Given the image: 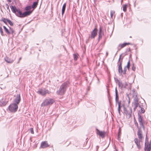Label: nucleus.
Here are the masks:
<instances>
[{
  "instance_id": "nucleus-14",
  "label": "nucleus",
  "mask_w": 151,
  "mask_h": 151,
  "mask_svg": "<svg viewBox=\"0 0 151 151\" xmlns=\"http://www.w3.org/2000/svg\"><path fill=\"white\" fill-rule=\"evenodd\" d=\"M49 146L47 141L42 142L41 144L40 148H44Z\"/></svg>"
},
{
  "instance_id": "nucleus-52",
  "label": "nucleus",
  "mask_w": 151,
  "mask_h": 151,
  "mask_svg": "<svg viewBox=\"0 0 151 151\" xmlns=\"http://www.w3.org/2000/svg\"><path fill=\"white\" fill-rule=\"evenodd\" d=\"M10 2H11V0H10Z\"/></svg>"
},
{
  "instance_id": "nucleus-20",
  "label": "nucleus",
  "mask_w": 151,
  "mask_h": 151,
  "mask_svg": "<svg viewBox=\"0 0 151 151\" xmlns=\"http://www.w3.org/2000/svg\"><path fill=\"white\" fill-rule=\"evenodd\" d=\"M138 100L137 99H135L134 101V105L135 107L134 109H136L137 107L139 106V104L138 103Z\"/></svg>"
},
{
  "instance_id": "nucleus-51",
  "label": "nucleus",
  "mask_w": 151,
  "mask_h": 151,
  "mask_svg": "<svg viewBox=\"0 0 151 151\" xmlns=\"http://www.w3.org/2000/svg\"><path fill=\"white\" fill-rule=\"evenodd\" d=\"M7 1H8V2H9V0H7Z\"/></svg>"
},
{
  "instance_id": "nucleus-11",
  "label": "nucleus",
  "mask_w": 151,
  "mask_h": 151,
  "mask_svg": "<svg viewBox=\"0 0 151 151\" xmlns=\"http://www.w3.org/2000/svg\"><path fill=\"white\" fill-rule=\"evenodd\" d=\"M96 133L97 134L101 137L102 138L104 137L105 133L104 131H100L98 129H96Z\"/></svg>"
},
{
  "instance_id": "nucleus-24",
  "label": "nucleus",
  "mask_w": 151,
  "mask_h": 151,
  "mask_svg": "<svg viewBox=\"0 0 151 151\" xmlns=\"http://www.w3.org/2000/svg\"><path fill=\"white\" fill-rule=\"evenodd\" d=\"M74 59L75 60H76L78 58V55L77 54H74L73 55Z\"/></svg>"
},
{
  "instance_id": "nucleus-16",
  "label": "nucleus",
  "mask_w": 151,
  "mask_h": 151,
  "mask_svg": "<svg viewBox=\"0 0 151 151\" xmlns=\"http://www.w3.org/2000/svg\"><path fill=\"white\" fill-rule=\"evenodd\" d=\"M143 119L142 117L140 115H139L138 116V121L139 123V124L142 127H144L143 125Z\"/></svg>"
},
{
  "instance_id": "nucleus-46",
  "label": "nucleus",
  "mask_w": 151,
  "mask_h": 151,
  "mask_svg": "<svg viewBox=\"0 0 151 151\" xmlns=\"http://www.w3.org/2000/svg\"><path fill=\"white\" fill-rule=\"evenodd\" d=\"M99 146H96V149H97V150H98V149L99 148Z\"/></svg>"
},
{
  "instance_id": "nucleus-4",
  "label": "nucleus",
  "mask_w": 151,
  "mask_h": 151,
  "mask_svg": "<svg viewBox=\"0 0 151 151\" xmlns=\"http://www.w3.org/2000/svg\"><path fill=\"white\" fill-rule=\"evenodd\" d=\"M54 102V100L52 99H45L41 105V107H45L50 106Z\"/></svg>"
},
{
  "instance_id": "nucleus-30",
  "label": "nucleus",
  "mask_w": 151,
  "mask_h": 151,
  "mask_svg": "<svg viewBox=\"0 0 151 151\" xmlns=\"http://www.w3.org/2000/svg\"><path fill=\"white\" fill-rule=\"evenodd\" d=\"M115 13V12L111 11L110 12V15L111 18H112L114 14Z\"/></svg>"
},
{
  "instance_id": "nucleus-25",
  "label": "nucleus",
  "mask_w": 151,
  "mask_h": 151,
  "mask_svg": "<svg viewBox=\"0 0 151 151\" xmlns=\"http://www.w3.org/2000/svg\"><path fill=\"white\" fill-rule=\"evenodd\" d=\"M118 83V85L121 88H122L123 87V84L122 83V82H119Z\"/></svg>"
},
{
  "instance_id": "nucleus-19",
  "label": "nucleus",
  "mask_w": 151,
  "mask_h": 151,
  "mask_svg": "<svg viewBox=\"0 0 151 151\" xmlns=\"http://www.w3.org/2000/svg\"><path fill=\"white\" fill-rule=\"evenodd\" d=\"M66 4L65 3L63 4V6L62 9V15H63V14L64 13V12H65V8H66Z\"/></svg>"
},
{
  "instance_id": "nucleus-17",
  "label": "nucleus",
  "mask_w": 151,
  "mask_h": 151,
  "mask_svg": "<svg viewBox=\"0 0 151 151\" xmlns=\"http://www.w3.org/2000/svg\"><path fill=\"white\" fill-rule=\"evenodd\" d=\"M104 35L103 32L102 31V28L101 27H100L99 31V40L101 38L102 36Z\"/></svg>"
},
{
  "instance_id": "nucleus-49",
  "label": "nucleus",
  "mask_w": 151,
  "mask_h": 151,
  "mask_svg": "<svg viewBox=\"0 0 151 151\" xmlns=\"http://www.w3.org/2000/svg\"><path fill=\"white\" fill-rule=\"evenodd\" d=\"M8 109H9V106L8 107Z\"/></svg>"
},
{
  "instance_id": "nucleus-44",
  "label": "nucleus",
  "mask_w": 151,
  "mask_h": 151,
  "mask_svg": "<svg viewBox=\"0 0 151 151\" xmlns=\"http://www.w3.org/2000/svg\"><path fill=\"white\" fill-rule=\"evenodd\" d=\"M128 99H129V101H128V103L129 104L130 103V98H129V97L128 96Z\"/></svg>"
},
{
  "instance_id": "nucleus-5",
  "label": "nucleus",
  "mask_w": 151,
  "mask_h": 151,
  "mask_svg": "<svg viewBox=\"0 0 151 151\" xmlns=\"http://www.w3.org/2000/svg\"><path fill=\"white\" fill-rule=\"evenodd\" d=\"M151 150V140L150 142L148 141L147 135L145 139V151H150Z\"/></svg>"
},
{
  "instance_id": "nucleus-39",
  "label": "nucleus",
  "mask_w": 151,
  "mask_h": 151,
  "mask_svg": "<svg viewBox=\"0 0 151 151\" xmlns=\"http://www.w3.org/2000/svg\"><path fill=\"white\" fill-rule=\"evenodd\" d=\"M118 134H119V136L120 135V134H121V129H120V128H119V129Z\"/></svg>"
},
{
  "instance_id": "nucleus-33",
  "label": "nucleus",
  "mask_w": 151,
  "mask_h": 151,
  "mask_svg": "<svg viewBox=\"0 0 151 151\" xmlns=\"http://www.w3.org/2000/svg\"><path fill=\"white\" fill-rule=\"evenodd\" d=\"M11 33H12V35H13L14 34V31L13 29H11L10 28V34Z\"/></svg>"
},
{
  "instance_id": "nucleus-8",
  "label": "nucleus",
  "mask_w": 151,
  "mask_h": 151,
  "mask_svg": "<svg viewBox=\"0 0 151 151\" xmlns=\"http://www.w3.org/2000/svg\"><path fill=\"white\" fill-rule=\"evenodd\" d=\"M134 141L135 144H136L137 147L139 150L141 148V146L140 145V142H142V139L135 138L134 139Z\"/></svg>"
},
{
  "instance_id": "nucleus-28",
  "label": "nucleus",
  "mask_w": 151,
  "mask_h": 151,
  "mask_svg": "<svg viewBox=\"0 0 151 151\" xmlns=\"http://www.w3.org/2000/svg\"><path fill=\"white\" fill-rule=\"evenodd\" d=\"M31 7L30 6H28L25 8V10H30L31 9Z\"/></svg>"
},
{
  "instance_id": "nucleus-50",
  "label": "nucleus",
  "mask_w": 151,
  "mask_h": 151,
  "mask_svg": "<svg viewBox=\"0 0 151 151\" xmlns=\"http://www.w3.org/2000/svg\"><path fill=\"white\" fill-rule=\"evenodd\" d=\"M108 54V52H106V55H107Z\"/></svg>"
},
{
  "instance_id": "nucleus-22",
  "label": "nucleus",
  "mask_w": 151,
  "mask_h": 151,
  "mask_svg": "<svg viewBox=\"0 0 151 151\" xmlns=\"http://www.w3.org/2000/svg\"><path fill=\"white\" fill-rule=\"evenodd\" d=\"M2 20L6 24H7V22L9 24V19H6L4 18H2Z\"/></svg>"
},
{
  "instance_id": "nucleus-31",
  "label": "nucleus",
  "mask_w": 151,
  "mask_h": 151,
  "mask_svg": "<svg viewBox=\"0 0 151 151\" xmlns=\"http://www.w3.org/2000/svg\"><path fill=\"white\" fill-rule=\"evenodd\" d=\"M5 31L7 33H9V31L8 29L5 26H4L3 27Z\"/></svg>"
},
{
  "instance_id": "nucleus-35",
  "label": "nucleus",
  "mask_w": 151,
  "mask_h": 151,
  "mask_svg": "<svg viewBox=\"0 0 151 151\" xmlns=\"http://www.w3.org/2000/svg\"><path fill=\"white\" fill-rule=\"evenodd\" d=\"M5 60L7 63H9V58L6 57L5 58Z\"/></svg>"
},
{
  "instance_id": "nucleus-53",
  "label": "nucleus",
  "mask_w": 151,
  "mask_h": 151,
  "mask_svg": "<svg viewBox=\"0 0 151 151\" xmlns=\"http://www.w3.org/2000/svg\"><path fill=\"white\" fill-rule=\"evenodd\" d=\"M117 151L116 150V151Z\"/></svg>"
},
{
  "instance_id": "nucleus-6",
  "label": "nucleus",
  "mask_w": 151,
  "mask_h": 151,
  "mask_svg": "<svg viewBox=\"0 0 151 151\" xmlns=\"http://www.w3.org/2000/svg\"><path fill=\"white\" fill-rule=\"evenodd\" d=\"M37 92L42 96H45L47 94H49L50 92L45 88H42L39 89Z\"/></svg>"
},
{
  "instance_id": "nucleus-7",
  "label": "nucleus",
  "mask_w": 151,
  "mask_h": 151,
  "mask_svg": "<svg viewBox=\"0 0 151 151\" xmlns=\"http://www.w3.org/2000/svg\"><path fill=\"white\" fill-rule=\"evenodd\" d=\"M124 113L126 115L128 118H129L132 115V109L131 108L128 107L127 108H124Z\"/></svg>"
},
{
  "instance_id": "nucleus-29",
  "label": "nucleus",
  "mask_w": 151,
  "mask_h": 151,
  "mask_svg": "<svg viewBox=\"0 0 151 151\" xmlns=\"http://www.w3.org/2000/svg\"><path fill=\"white\" fill-rule=\"evenodd\" d=\"M127 5L125 4L123 6V10L124 12H126L127 10Z\"/></svg>"
},
{
  "instance_id": "nucleus-38",
  "label": "nucleus",
  "mask_w": 151,
  "mask_h": 151,
  "mask_svg": "<svg viewBox=\"0 0 151 151\" xmlns=\"http://www.w3.org/2000/svg\"><path fill=\"white\" fill-rule=\"evenodd\" d=\"M114 79L115 81V82L116 83H119V81L116 78H114Z\"/></svg>"
},
{
  "instance_id": "nucleus-10",
  "label": "nucleus",
  "mask_w": 151,
  "mask_h": 151,
  "mask_svg": "<svg viewBox=\"0 0 151 151\" xmlns=\"http://www.w3.org/2000/svg\"><path fill=\"white\" fill-rule=\"evenodd\" d=\"M122 60H121L120 62L118 64V71L120 75H122L123 73V70L122 67Z\"/></svg>"
},
{
  "instance_id": "nucleus-18",
  "label": "nucleus",
  "mask_w": 151,
  "mask_h": 151,
  "mask_svg": "<svg viewBox=\"0 0 151 151\" xmlns=\"http://www.w3.org/2000/svg\"><path fill=\"white\" fill-rule=\"evenodd\" d=\"M118 104V111L119 114H120V109H121V101H117V103L116 102V105H117V104Z\"/></svg>"
},
{
  "instance_id": "nucleus-26",
  "label": "nucleus",
  "mask_w": 151,
  "mask_h": 151,
  "mask_svg": "<svg viewBox=\"0 0 151 151\" xmlns=\"http://www.w3.org/2000/svg\"><path fill=\"white\" fill-rule=\"evenodd\" d=\"M130 61L129 60L127 62V65L125 67H126L127 68V69H128V70H129V69L130 67Z\"/></svg>"
},
{
  "instance_id": "nucleus-47",
  "label": "nucleus",
  "mask_w": 151,
  "mask_h": 151,
  "mask_svg": "<svg viewBox=\"0 0 151 151\" xmlns=\"http://www.w3.org/2000/svg\"><path fill=\"white\" fill-rule=\"evenodd\" d=\"M94 3H95L97 0H93Z\"/></svg>"
},
{
  "instance_id": "nucleus-40",
  "label": "nucleus",
  "mask_w": 151,
  "mask_h": 151,
  "mask_svg": "<svg viewBox=\"0 0 151 151\" xmlns=\"http://www.w3.org/2000/svg\"><path fill=\"white\" fill-rule=\"evenodd\" d=\"M127 70V67H125L124 68V70H123V71H126Z\"/></svg>"
},
{
  "instance_id": "nucleus-15",
  "label": "nucleus",
  "mask_w": 151,
  "mask_h": 151,
  "mask_svg": "<svg viewBox=\"0 0 151 151\" xmlns=\"http://www.w3.org/2000/svg\"><path fill=\"white\" fill-rule=\"evenodd\" d=\"M130 44L129 43H124L122 44H119L118 47V49L119 50L122 48L125 47L126 45H130Z\"/></svg>"
},
{
  "instance_id": "nucleus-41",
  "label": "nucleus",
  "mask_w": 151,
  "mask_h": 151,
  "mask_svg": "<svg viewBox=\"0 0 151 151\" xmlns=\"http://www.w3.org/2000/svg\"><path fill=\"white\" fill-rule=\"evenodd\" d=\"M121 56H122V55H120L119 58V60H118V63H119V61H120V59H121Z\"/></svg>"
},
{
  "instance_id": "nucleus-43",
  "label": "nucleus",
  "mask_w": 151,
  "mask_h": 151,
  "mask_svg": "<svg viewBox=\"0 0 151 151\" xmlns=\"http://www.w3.org/2000/svg\"><path fill=\"white\" fill-rule=\"evenodd\" d=\"M13 25V24L12 22H11L10 21V25L12 26Z\"/></svg>"
},
{
  "instance_id": "nucleus-48",
  "label": "nucleus",
  "mask_w": 151,
  "mask_h": 151,
  "mask_svg": "<svg viewBox=\"0 0 151 151\" xmlns=\"http://www.w3.org/2000/svg\"><path fill=\"white\" fill-rule=\"evenodd\" d=\"M21 58H19V61H20L21 59Z\"/></svg>"
},
{
  "instance_id": "nucleus-42",
  "label": "nucleus",
  "mask_w": 151,
  "mask_h": 151,
  "mask_svg": "<svg viewBox=\"0 0 151 151\" xmlns=\"http://www.w3.org/2000/svg\"><path fill=\"white\" fill-rule=\"evenodd\" d=\"M122 73H123V74H124V75L126 74V71H123Z\"/></svg>"
},
{
  "instance_id": "nucleus-2",
  "label": "nucleus",
  "mask_w": 151,
  "mask_h": 151,
  "mask_svg": "<svg viewBox=\"0 0 151 151\" xmlns=\"http://www.w3.org/2000/svg\"><path fill=\"white\" fill-rule=\"evenodd\" d=\"M21 101L20 96L19 94L17 95L16 98L13 101V103L10 104V111L13 113L16 112L18 109V104Z\"/></svg>"
},
{
  "instance_id": "nucleus-32",
  "label": "nucleus",
  "mask_w": 151,
  "mask_h": 151,
  "mask_svg": "<svg viewBox=\"0 0 151 151\" xmlns=\"http://www.w3.org/2000/svg\"><path fill=\"white\" fill-rule=\"evenodd\" d=\"M4 7L5 9H9V6L7 4H6L4 5Z\"/></svg>"
},
{
  "instance_id": "nucleus-21",
  "label": "nucleus",
  "mask_w": 151,
  "mask_h": 151,
  "mask_svg": "<svg viewBox=\"0 0 151 151\" xmlns=\"http://www.w3.org/2000/svg\"><path fill=\"white\" fill-rule=\"evenodd\" d=\"M115 95H116V98H115V101L116 103L117 102L118 99V92L117 90V88L116 87L115 88Z\"/></svg>"
},
{
  "instance_id": "nucleus-12",
  "label": "nucleus",
  "mask_w": 151,
  "mask_h": 151,
  "mask_svg": "<svg viewBox=\"0 0 151 151\" xmlns=\"http://www.w3.org/2000/svg\"><path fill=\"white\" fill-rule=\"evenodd\" d=\"M8 101L9 100L8 99H3L0 100V106H2L5 105Z\"/></svg>"
},
{
  "instance_id": "nucleus-3",
  "label": "nucleus",
  "mask_w": 151,
  "mask_h": 151,
  "mask_svg": "<svg viewBox=\"0 0 151 151\" xmlns=\"http://www.w3.org/2000/svg\"><path fill=\"white\" fill-rule=\"evenodd\" d=\"M69 83L66 82L63 83L60 86L59 89L56 93L58 95H63L65 93L67 87L68 86Z\"/></svg>"
},
{
  "instance_id": "nucleus-37",
  "label": "nucleus",
  "mask_w": 151,
  "mask_h": 151,
  "mask_svg": "<svg viewBox=\"0 0 151 151\" xmlns=\"http://www.w3.org/2000/svg\"><path fill=\"white\" fill-rule=\"evenodd\" d=\"M31 132L32 134H33L34 133L33 130L32 128H31L30 129Z\"/></svg>"
},
{
  "instance_id": "nucleus-34",
  "label": "nucleus",
  "mask_w": 151,
  "mask_h": 151,
  "mask_svg": "<svg viewBox=\"0 0 151 151\" xmlns=\"http://www.w3.org/2000/svg\"><path fill=\"white\" fill-rule=\"evenodd\" d=\"M0 32L1 35H3L4 34H3V29L1 27H0Z\"/></svg>"
},
{
  "instance_id": "nucleus-36",
  "label": "nucleus",
  "mask_w": 151,
  "mask_h": 151,
  "mask_svg": "<svg viewBox=\"0 0 151 151\" xmlns=\"http://www.w3.org/2000/svg\"><path fill=\"white\" fill-rule=\"evenodd\" d=\"M132 70L133 71H135L136 69L135 67L134 66V64H133L132 65Z\"/></svg>"
},
{
  "instance_id": "nucleus-23",
  "label": "nucleus",
  "mask_w": 151,
  "mask_h": 151,
  "mask_svg": "<svg viewBox=\"0 0 151 151\" xmlns=\"http://www.w3.org/2000/svg\"><path fill=\"white\" fill-rule=\"evenodd\" d=\"M38 2H35L33 3V4L32 6V8L33 9L35 8L37 5Z\"/></svg>"
},
{
  "instance_id": "nucleus-9",
  "label": "nucleus",
  "mask_w": 151,
  "mask_h": 151,
  "mask_svg": "<svg viewBox=\"0 0 151 151\" xmlns=\"http://www.w3.org/2000/svg\"><path fill=\"white\" fill-rule=\"evenodd\" d=\"M97 29L96 28H95L91 32V36H89L88 39H94L96 36L97 35Z\"/></svg>"
},
{
  "instance_id": "nucleus-1",
  "label": "nucleus",
  "mask_w": 151,
  "mask_h": 151,
  "mask_svg": "<svg viewBox=\"0 0 151 151\" xmlns=\"http://www.w3.org/2000/svg\"><path fill=\"white\" fill-rule=\"evenodd\" d=\"M12 11L14 13L16 16L20 17H24L29 15L32 13L30 11H26L23 13L19 9H17L15 6H11L10 7Z\"/></svg>"
},
{
  "instance_id": "nucleus-45",
  "label": "nucleus",
  "mask_w": 151,
  "mask_h": 151,
  "mask_svg": "<svg viewBox=\"0 0 151 151\" xmlns=\"http://www.w3.org/2000/svg\"><path fill=\"white\" fill-rule=\"evenodd\" d=\"M135 124L136 125H137V127L138 126V124L137 123H135Z\"/></svg>"
},
{
  "instance_id": "nucleus-13",
  "label": "nucleus",
  "mask_w": 151,
  "mask_h": 151,
  "mask_svg": "<svg viewBox=\"0 0 151 151\" xmlns=\"http://www.w3.org/2000/svg\"><path fill=\"white\" fill-rule=\"evenodd\" d=\"M142 133V131L140 128H139L137 132V135L139 139H142V138H143Z\"/></svg>"
},
{
  "instance_id": "nucleus-27",
  "label": "nucleus",
  "mask_w": 151,
  "mask_h": 151,
  "mask_svg": "<svg viewBox=\"0 0 151 151\" xmlns=\"http://www.w3.org/2000/svg\"><path fill=\"white\" fill-rule=\"evenodd\" d=\"M139 107L141 108V112L142 113H144L145 112V110L143 108H142L139 105Z\"/></svg>"
}]
</instances>
